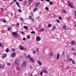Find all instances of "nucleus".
Instances as JSON below:
<instances>
[{
	"instance_id": "obj_62",
	"label": "nucleus",
	"mask_w": 76,
	"mask_h": 76,
	"mask_svg": "<svg viewBox=\"0 0 76 76\" xmlns=\"http://www.w3.org/2000/svg\"><path fill=\"white\" fill-rule=\"evenodd\" d=\"M19 1H22V0H19Z\"/></svg>"
},
{
	"instance_id": "obj_22",
	"label": "nucleus",
	"mask_w": 76,
	"mask_h": 76,
	"mask_svg": "<svg viewBox=\"0 0 76 76\" xmlns=\"http://www.w3.org/2000/svg\"><path fill=\"white\" fill-rule=\"evenodd\" d=\"M9 50L8 48H7V49H6L5 50L6 52H9Z\"/></svg>"
},
{
	"instance_id": "obj_61",
	"label": "nucleus",
	"mask_w": 76,
	"mask_h": 76,
	"mask_svg": "<svg viewBox=\"0 0 76 76\" xmlns=\"http://www.w3.org/2000/svg\"><path fill=\"white\" fill-rule=\"evenodd\" d=\"M11 16H13V13H11Z\"/></svg>"
},
{
	"instance_id": "obj_46",
	"label": "nucleus",
	"mask_w": 76,
	"mask_h": 76,
	"mask_svg": "<svg viewBox=\"0 0 76 76\" xmlns=\"http://www.w3.org/2000/svg\"><path fill=\"white\" fill-rule=\"evenodd\" d=\"M27 38H28V39L30 38V36H27Z\"/></svg>"
},
{
	"instance_id": "obj_60",
	"label": "nucleus",
	"mask_w": 76,
	"mask_h": 76,
	"mask_svg": "<svg viewBox=\"0 0 76 76\" xmlns=\"http://www.w3.org/2000/svg\"><path fill=\"white\" fill-rule=\"evenodd\" d=\"M41 1H44V0H41Z\"/></svg>"
},
{
	"instance_id": "obj_47",
	"label": "nucleus",
	"mask_w": 76,
	"mask_h": 76,
	"mask_svg": "<svg viewBox=\"0 0 76 76\" xmlns=\"http://www.w3.org/2000/svg\"><path fill=\"white\" fill-rule=\"evenodd\" d=\"M44 31V28H42L41 29V31Z\"/></svg>"
},
{
	"instance_id": "obj_41",
	"label": "nucleus",
	"mask_w": 76,
	"mask_h": 76,
	"mask_svg": "<svg viewBox=\"0 0 76 76\" xmlns=\"http://www.w3.org/2000/svg\"><path fill=\"white\" fill-rule=\"evenodd\" d=\"M56 22H58V23H60V20H57Z\"/></svg>"
},
{
	"instance_id": "obj_27",
	"label": "nucleus",
	"mask_w": 76,
	"mask_h": 76,
	"mask_svg": "<svg viewBox=\"0 0 76 76\" xmlns=\"http://www.w3.org/2000/svg\"><path fill=\"white\" fill-rule=\"evenodd\" d=\"M3 20L2 21L3 22V23H5V22H6V20L4 19V20Z\"/></svg>"
},
{
	"instance_id": "obj_38",
	"label": "nucleus",
	"mask_w": 76,
	"mask_h": 76,
	"mask_svg": "<svg viewBox=\"0 0 76 76\" xmlns=\"http://www.w3.org/2000/svg\"><path fill=\"white\" fill-rule=\"evenodd\" d=\"M59 20H61V19H62V18H61V17L60 16L59 18Z\"/></svg>"
},
{
	"instance_id": "obj_16",
	"label": "nucleus",
	"mask_w": 76,
	"mask_h": 76,
	"mask_svg": "<svg viewBox=\"0 0 76 76\" xmlns=\"http://www.w3.org/2000/svg\"><path fill=\"white\" fill-rule=\"evenodd\" d=\"M38 10V8H37V7H36L34 8V9L33 10V12H35L36 11H37Z\"/></svg>"
},
{
	"instance_id": "obj_50",
	"label": "nucleus",
	"mask_w": 76,
	"mask_h": 76,
	"mask_svg": "<svg viewBox=\"0 0 76 76\" xmlns=\"http://www.w3.org/2000/svg\"><path fill=\"white\" fill-rule=\"evenodd\" d=\"M52 3H53V2H50L49 3L50 4V5L52 4Z\"/></svg>"
},
{
	"instance_id": "obj_4",
	"label": "nucleus",
	"mask_w": 76,
	"mask_h": 76,
	"mask_svg": "<svg viewBox=\"0 0 76 76\" xmlns=\"http://www.w3.org/2000/svg\"><path fill=\"white\" fill-rule=\"evenodd\" d=\"M26 65V62L24 61L23 64H22V67H25V66Z\"/></svg>"
},
{
	"instance_id": "obj_30",
	"label": "nucleus",
	"mask_w": 76,
	"mask_h": 76,
	"mask_svg": "<svg viewBox=\"0 0 76 76\" xmlns=\"http://www.w3.org/2000/svg\"><path fill=\"white\" fill-rule=\"evenodd\" d=\"M26 57H27V58H30L31 57V56H30V55H28V56H26Z\"/></svg>"
},
{
	"instance_id": "obj_54",
	"label": "nucleus",
	"mask_w": 76,
	"mask_h": 76,
	"mask_svg": "<svg viewBox=\"0 0 76 76\" xmlns=\"http://www.w3.org/2000/svg\"><path fill=\"white\" fill-rule=\"evenodd\" d=\"M26 39V38H25V37H24L23 38V40H25Z\"/></svg>"
},
{
	"instance_id": "obj_24",
	"label": "nucleus",
	"mask_w": 76,
	"mask_h": 76,
	"mask_svg": "<svg viewBox=\"0 0 76 76\" xmlns=\"http://www.w3.org/2000/svg\"><path fill=\"white\" fill-rule=\"evenodd\" d=\"M51 26L52 25L51 24H48V27H51Z\"/></svg>"
},
{
	"instance_id": "obj_40",
	"label": "nucleus",
	"mask_w": 76,
	"mask_h": 76,
	"mask_svg": "<svg viewBox=\"0 0 76 76\" xmlns=\"http://www.w3.org/2000/svg\"><path fill=\"white\" fill-rule=\"evenodd\" d=\"M31 19L32 22H34V18H31Z\"/></svg>"
},
{
	"instance_id": "obj_49",
	"label": "nucleus",
	"mask_w": 76,
	"mask_h": 76,
	"mask_svg": "<svg viewBox=\"0 0 76 76\" xmlns=\"http://www.w3.org/2000/svg\"><path fill=\"white\" fill-rule=\"evenodd\" d=\"M13 1L15 3V2H16L17 0H13Z\"/></svg>"
},
{
	"instance_id": "obj_13",
	"label": "nucleus",
	"mask_w": 76,
	"mask_h": 76,
	"mask_svg": "<svg viewBox=\"0 0 76 76\" xmlns=\"http://www.w3.org/2000/svg\"><path fill=\"white\" fill-rule=\"evenodd\" d=\"M15 56H16V53H12V54L11 55L12 57H15Z\"/></svg>"
},
{
	"instance_id": "obj_33",
	"label": "nucleus",
	"mask_w": 76,
	"mask_h": 76,
	"mask_svg": "<svg viewBox=\"0 0 76 76\" xmlns=\"http://www.w3.org/2000/svg\"><path fill=\"white\" fill-rule=\"evenodd\" d=\"M71 50L72 51H75L76 50H75V49L72 48L71 49Z\"/></svg>"
},
{
	"instance_id": "obj_31",
	"label": "nucleus",
	"mask_w": 76,
	"mask_h": 76,
	"mask_svg": "<svg viewBox=\"0 0 76 76\" xmlns=\"http://www.w3.org/2000/svg\"><path fill=\"white\" fill-rule=\"evenodd\" d=\"M31 34H35V32L34 31H32L31 32Z\"/></svg>"
},
{
	"instance_id": "obj_35",
	"label": "nucleus",
	"mask_w": 76,
	"mask_h": 76,
	"mask_svg": "<svg viewBox=\"0 0 76 76\" xmlns=\"http://www.w3.org/2000/svg\"><path fill=\"white\" fill-rule=\"evenodd\" d=\"M7 65L9 66H10V63H7Z\"/></svg>"
},
{
	"instance_id": "obj_15",
	"label": "nucleus",
	"mask_w": 76,
	"mask_h": 76,
	"mask_svg": "<svg viewBox=\"0 0 76 76\" xmlns=\"http://www.w3.org/2000/svg\"><path fill=\"white\" fill-rule=\"evenodd\" d=\"M20 48L21 50H24V48L22 46H20Z\"/></svg>"
},
{
	"instance_id": "obj_17",
	"label": "nucleus",
	"mask_w": 76,
	"mask_h": 76,
	"mask_svg": "<svg viewBox=\"0 0 76 76\" xmlns=\"http://www.w3.org/2000/svg\"><path fill=\"white\" fill-rule=\"evenodd\" d=\"M74 16L75 18H76V10L74 11Z\"/></svg>"
},
{
	"instance_id": "obj_37",
	"label": "nucleus",
	"mask_w": 76,
	"mask_h": 76,
	"mask_svg": "<svg viewBox=\"0 0 76 76\" xmlns=\"http://www.w3.org/2000/svg\"><path fill=\"white\" fill-rule=\"evenodd\" d=\"M53 53H50V56H53Z\"/></svg>"
},
{
	"instance_id": "obj_3",
	"label": "nucleus",
	"mask_w": 76,
	"mask_h": 76,
	"mask_svg": "<svg viewBox=\"0 0 76 76\" xmlns=\"http://www.w3.org/2000/svg\"><path fill=\"white\" fill-rule=\"evenodd\" d=\"M7 57V55L6 53H4L2 55V57L3 58H6Z\"/></svg>"
},
{
	"instance_id": "obj_56",
	"label": "nucleus",
	"mask_w": 76,
	"mask_h": 76,
	"mask_svg": "<svg viewBox=\"0 0 76 76\" xmlns=\"http://www.w3.org/2000/svg\"><path fill=\"white\" fill-rule=\"evenodd\" d=\"M0 47H2V45H1V44L0 43Z\"/></svg>"
},
{
	"instance_id": "obj_25",
	"label": "nucleus",
	"mask_w": 76,
	"mask_h": 76,
	"mask_svg": "<svg viewBox=\"0 0 76 76\" xmlns=\"http://www.w3.org/2000/svg\"><path fill=\"white\" fill-rule=\"evenodd\" d=\"M18 11L19 12H22V10L20 9H19L18 10Z\"/></svg>"
},
{
	"instance_id": "obj_19",
	"label": "nucleus",
	"mask_w": 76,
	"mask_h": 76,
	"mask_svg": "<svg viewBox=\"0 0 76 76\" xmlns=\"http://www.w3.org/2000/svg\"><path fill=\"white\" fill-rule=\"evenodd\" d=\"M32 2V0H28V3H31Z\"/></svg>"
},
{
	"instance_id": "obj_52",
	"label": "nucleus",
	"mask_w": 76,
	"mask_h": 76,
	"mask_svg": "<svg viewBox=\"0 0 76 76\" xmlns=\"http://www.w3.org/2000/svg\"><path fill=\"white\" fill-rule=\"evenodd\" d=\"M64 55V52H63L62 53V56Z\"/></svg>"
},
{
	"instance_id": "obj_10",
	"label": "nucleus",
	"mask_w": 76,
	"mask_h": 76,
	"mask_svg": "<svg viewBox=\"0 0 76 76\" xmlns=\"http://www.w3.org/2000/svg\"><path fill=\"white\" fill-rule=\"evenodd\" d=\"M15 63L16 64H19V60L16 59L15 61Z\"/></svg>"
},
{
	"instance_id": "obj_59",
	"label": "nucleus",
	"mask_w": 76,
	"mask_h": 76,
	"mask_svg": "<svg viewBox=\"0 0 76 76\" xmlns=\"http://www.w3.org/2000/svg\"><path fill=\"white\" fill-rule=\"evenodd\" d=\"M17 69L18 70H20V69L19 68H17Z\"/></svg>"
},
{
	"instance_id": "obj_6",
	"label": "nucleus",
	"mask_w": 76,
	"mask_h": 76,
	"mask_svg": "<svg viewBox=\"0 0 76 76\" xmlns=\"http://www.w3.org/2000/svg\"><path fill=\"white\" fill-rule=\"evenodd\" d=\"M40 4V2L39 1L37 2V3L35 4V7H38L39 5Z\"/></svg>"
},
{
	"instance_id": "obj_44",
	"label": "nucleus",
	"mask_w": 76,
	"mask_h": 76,
	"mask_svg": "<svg viewBox=\"0 0 76 76\" xmlns=\"http://www.w3.org/2000/svg\"><path fill=\"white\" fill-rule=\"evenodd\" d=\"M21 33L22 34H25V33H24V32L23 31H21Z\"/></svg>"
},
{
	"instance_id": "obj_2",
	"label": "nucleus",
	"mask_w": 76,
	"mask_h": 76,
	"mask_svg": "<svg viewBox=\"0 0 76 76\" xmlns=\"http://www.w3.org/2000/svg\"><path fill=\"white\" fill-rule=\"evenodd\" d=\"M36 41H41V37L39 36H37L36 38Z\"/></svg>"
},
{
	"instance_id": "obj_45",
	"label": "nucleus",
	"mask_w": 76,
	"mask_h": 76,
	"mask_svg": "<svg viewBox=\"0 0 76 76\" xmlns=\"http://www.w3.org/2000/svg\"><path fill=\"white\" fill-rule=\"evenodd\" d=\"M46 10H48V7H46L45 8Z\"/></svg>"
},
{
	"instance_id": "obj_1",
	"label": "nucleus",
	"mask_w": 76,
	"mask_h": 76,
	"mask_svg": "<svg viewBox=\"0 0 76 76\" xmlns=\"http://www.w3.org/2000/svg\"><path fill=\"white\" fill-rule=\"evenodd\" d=\"M12 34L13 36H17L18 37H19V34H18V33L16 32H13L12 33Z\"/></svg>"
},
{
	"instance_id": "obj_14",
	"label": "nucleus",
	"mask_w": 76,
	"mask_h": 76,
	"mask_svg": "<svg viewBox=\"0 0 76 76\" xmlns=\"http://www.w3.org/2000/svg\"><path fill=\"white\" fill-rule=\"evenodd\" d=\"M0 68L1 69H4V66L1 64L0 65Z\"/></svg>"
},
{
	"instance_id": "obj_39",
	"label": "nucleus",
	"mask_w": 76,
	"mask_h": 76,
	"mask_svg": "<svg viewBox=\"0 0 76 76\" xmlns=\"http://www.w3.org/2000/svg\"><path fill=\"white\" fill-rule=\"evenodd\" d=\"M40 74L41 75V76H42L43 75V73H42V72H41L40 73Z\"/></svg>"
},
{
	"instance_id": "obj_29",
	"label": "nucleus",
	"mask_w": 76,
	"mask_h": 76,
	"mask_svg": "<svg viewBox=\"0 0 76 76\" xmlns=\"http://www.w3.org/2000/svg\"><path fill=\"white\" fill-rule=\"evenodd\" d=\"M56 26H54L53 27L52 29H53V30H54V29H56Z\"/></svg>"
},
{
	"instance_id": "obj_8",
	"label": "nucleus",
	"mask_w": 76,
	"mask_h": 76,
	"mask_svg": "<svg viewBox=\"0 0 76 76\" xmlns=\"http://www.w3.org/2000/svg\"><path fill=\"white\" fill-rule=\"evenodd\" d=\"M37 63L40 66H41L42 64V63L41 62V61L39 60H38Z\"/></svg>"
},
{
	"instance_id": "obj_34",
	"label": "nucleus",
	"mask_w": 76,
	"mask_h": 76,
	"mask_svg": "<svg viewBox=\"0 0 76 76\" xmlns=\"http://www.w3.org/2000/svg\"><path fill=\"white\" fill-rule=\"evenodd\" d=\"M72 64H75V62L74 60H72Z\"/></svg>"
},
{
	"instance_id": "obj_53",
	"label": "nucleus",
	"mask_w": 76,
	"mask_h": 76,
	"mask_svg": "<svg viewBox=\"0 0 76 76\" xmlns=\"http://www.w3.org/2000/svg\"><path fill=\"white\" fill-rule=\"evenodd\" d=\"M47 2H50V0H45Z\"/></svg>"
},
{
	"instance_id": "obj_26",
	"label": "nucleus",
	"mask_w": 76,
	"mask_h": 76,
	"mask_svg": "<svg viewBox=\"0 0 76 76\" xmlns=\"http://www.w3.org/2000/svg\"><path fill=\"white\" fill-rule=\"evenodd\" d=\"M43 72L44 73H47V70L45 69L43 70Z\"/></svg>"
},
{
	"instance_id": "obj_9",
	"label": "nucleus",
	"mask_w": 76,
	"mask_h": 76,
	"mask_svg": "<svg viewBox=\"0 0 76 76\" xmlns=\"http://www.w3.org/2000/svg\"><path fill=\"white\" fill-rule=\"evenodd\" d=\"M63 28L64 29V30H66L67 28H66V25L64 24L63 26Z\"/></svg>"
},
{
	"instance_id": "obj_42",
	"label": "nucleus",
	"mask_w": 76,
	"mask_h": 76,
	"mask_svg": "<svg viewBox=\"0 0 76 76\" xmlns=\"http://www.w3.org/2000/svg\"><path fill=\"white\" fill-rule=\"evenodd\" d=\"M20 20H21V21H23V19L22 18H20Z\"/></svg>"
},
{
	"instance_id": "obj_58",
	"label": "nucleus",
	"mask_w": 76,
	"mask_h": 76,
	"mask_svg": "<svg viewBox=\"0 0 76 76\" xmlns=\"http://www.w3.org/2000/svg\"><path fill=\"white\" fill-rule=\"evenodd\" d=\"M72 58H70V61H72Z\"/></svg>"
},
{
	"instance_id": "obj_55",
	"label": "nucleus",
	"mask_w": 76,
	"mask_h": 76,
	"mask_svg": "<svg viewBox=\"0 0 76 76\" xmlns=\"http://www.w3.org/2000/svg\"><path fill=\"white\" fill-rule=\"evenodd\" d=\"M37 51L38 52H39V49H38V48H37Z\"/></svg>"
},
{
	"instance_id": "obj_18",
	"label": "nucleus",
	"mask_w": 76,
	"mask_h": 76,
	"mask_svg": "<svg viewBox=\"0 0 76 76\" xmlns=\"http://www.w3.org/2000/svg\"><path fill=\"white\" fill-rule=\"evenodd\" d=\"M57 58L58 59H59V54L58 53L57 54Z\"/></svg>"
},
{
	"instance_id": "obj_11",
	"label": "nucleus",
	"mask_w": 76,
	"mask_h": 76,
	"mask_svg": "<svg viewBox=\"0 0 76 76\" xmlns=\"http://www.w3.org/2000/svg\"><path fill=\"white\" fill-rule=\"evenodd\" d=\"M71 45H75V42L72 41L71 42Z\"/></svg>"
},
{
	"instance_id": "obj_20",
	"label": "nucleus",
	"mask_w": 76,
	"mask_h": 76,
	"mask_svg": "<svg viewBox=\"0 0 76 76\" xmlns=\"http://www.w3.org/2000/svg\"><path fill=\"white\" fill-rule=\"evenodd\" d=\"M63 12L64 13H66V10H64V9H63Z\"/></svg>"
},
{
	"instance_id": "obj_64",
	"label": "nucleus",
	"mask_w": 76,
	"mask_h": 76,
	"mask_svg": "<svg viewBox=\"0 0 76 76\" xmlns=\"http://www.w3.org/2000/svg\"><path fill=\"white\" fill-rule=\"evenodd\" d=\"M75 27H76V24L75 25Z\"/></svg>"
},
{
	"instance_id": "obj_12",
	"label": "nucleus",
	"mask_w": 76,
	"mask_h": 76,
	"mask_svg": "<svg viewBox=\"0 0 76 76\" xmlns=\"http://www.w3.org/2000/svg\"><path fill=\"white\" fill-rule=\"evenodd\" d=\"M16 5H17V6H18V7H19L20 8V6L19 5V2H16Z\"/></svg>"
},
{
	"instance_id": "obj_43",
	"label": "nucleus",
	"mask_w": 76,
	"mask_h": 76,
	"mask_svg": "<svg viewBox=\"0 0 76 76\" xmlns=\"http://www.w3.org/2000/svg\"><path fill=\"white\" fill-rule=\"evenodd\" d=\"M29 19H32L31 16H29Z\"/></svg>"
},
{
	"instance_id": "obj_28",
	"label": "nucleus",
	"mask_w": 76,
	"mask_h": 76,
	"mask_svg": "<svg viewBox=\"0 0 76 76\" xmlns=\"http://www.w3.org/2000/svg\"><path fill=\"white\" fill-rule=\"evenodd\" d=\"M27 3V1H25L24 2V4H25V5H26V3Z\"/></svg>"
},
{
	"instance_id": "obj_63",
	"label": "nucleus",
	"mask_w": 76,
	"mask_h": 76,
	"mask_svg": "<svg viewBox=\"0 0 76 76\" xmlns=\"http://www.w3.org/2000/svg\"><path fill=\"white\" fill-rule=\"evenodd\" d=\"M30 76H32V75H30Z\"/></svg>"
},
{
	"instance_id": "obj_23",
	"label": "nucleus",
	"mask_w": 76,
	"mask_h": 76,
	"mask_svg": "<svg viewBox=\"0 0 76 76\" xmlns=\"http://www.w3.org/2000/svg\"><path fill=\"white\" fill-rule=\"evenodd\" d=\"M15 3L14 2V1H12L11 3H10V5H12L14 3Z\"/></svg>"
},
{
	"instance_id": "obj_5",
	"label": "nucleus",
	"mask_w": 76,
	"mask_h": 76,
	"mask_svg": "<svg viewBox=\"0 0 76 76\" xmlns=\"http://www.w3.org/2000/svg\"><path fill=\"white\" fill-rule=\"evenodd\" d=\"M68 5L69 7H72V8H73V6L71 4V3L69 1H68Z\"/></svg>"
},
{
	"instance_id": "obj_57",
	"label": "nucleus",
	"mask_w": 76,
	"mask_h": 76,
	"mask_svg": "<svg viewBox=\"0 0 76 76\" xmlns=\"http://www.w3.org/2000/svg\"><path fill=\"white\" fill-rule=\"evenodd\" d=\"M33 53L34 54H35V51H33Z\"/></svg>"
},
{
	"instance_id": "obj_51",
	"label": "nucleus",
	"mask_w": 76,
	"mask_h": 76,
	"mask_svg": "<svg viewBox=\"0 0 76 76\" xmlns=\"http://www.w3.org/2000/svg\"><path fill=\"white\" fill-rule=\"evenodd\" d=\"M1 10L2 11H3V12L4 11V10L3 8H1Z\"/></svg>"
},
{
	"instance_id": "obj_7",
	"label": "nucleus",
	"mask_w": 76,
	"mask_h": 76,
	"mask_svg": "<svg viewBox=\"0 0 76 76\" xmlns=\"http://www.w3.org/2000/svg\"><path fill=\"white\" fill-rule=\"evenodd\" d=\"M29 60H30L32 62V63H34V62L35 61H34V59L33 58H32V57H31L29 58Z\"/></svg>"
},
{
	"instance_id": "obj_32",
	"label": "nucleus",
	"mask_w": 76,
	"mask_h": 76,
	"mask_svg": "<svg viewBox=\"0 0 76 76\" xmlns=\"http://www.w3.org/2000/svg\"><path fill=\"white\" fill-rule=\"evenodd\" d=\"M16 25L17 27H18L19 26V23H17Z\"/></svg>"
},
{
	"instance_id": "obj_36",
	"label": "nucleus",
	"mask_w": 76,
	"mask_h": 76,
	"mask_svg": "<svg viewBox=\"0 0 76 76\" xmlns=\"http://www.w3.org/2000/svg\"><path fill=\"white\" fill-rule=\"evenodd\" d=\"M12 51H15V49L14 48L12 49Z\"/></svg>"
},
{
	"instance_id": "obj_21",
	"label": "nucleus",
	"mask_w": 76,
	"mask_h": 76,
	"mask_svg": "<svg viewBox=\"0 0 76 76\" xmlns=\"http://www.w3.org/2000/svg\"><path fill=\"white\" fill-rule=\"evenodd\" d=\"M24 28H25L26 29H28V27H27V26H24Z\"/></svg>"
},
{
	"instance_id": "obj_48",
	"label": "nucleus",
	"mask_w": 76,
	"mask_h": 76,
	"mask_svg": "<svg viewBox=\"0 0 76 76\" xmlns=\"http://www.w3.org/2000/svg\"><path fill=\"white\" fill-rule=\"evenodd\" d=\"M8 30H9V31H10V30H11V29H10V28L9 27L8 28Z\"/></svg>"
}]
</instances>
